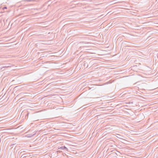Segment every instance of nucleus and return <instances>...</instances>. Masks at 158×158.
I'll list each match as a JSON object with an SVG mask.
<instances>
[{
  "mask_svg": "<svg viewBox=\"0 0 158 158\" xmlns=\"http://www.w3.org/2000/svg\"><path fill=\"white\" fill-rule=\"evenodd\" d=\"M36 133L35 132H34V134H28L26 135V136L27 137H29V138L31 137H32L34 135H35Z\"/></svg>",
  "mask_w": 158,
  "mask_h": 158,
  "instance_id": "1",
  "label": "nucleus"
},
{
  "mask_svg": "<svg viewBox=\"0 0 158 158\" xmlns=\"http://www.w3.org/2000/svg\"><path fill=\"white\" fill-rule=\"evenodd\" d=\"M30 94L27 93H23L20 94V95H23V96H29Z\"/></svg>",
  "mask_w": 158,
  "mask_h": 158,
  "instance_id": "2",
  "label": "nucleus"
},
{
  "mask_svg": "<svg viewBox=\"0 0 158 158\" xmlns=\"http://www.w3.org/2000/svg\"><path fill=\"white\" fill-rule=\"evenodd\" d=\"M60 148L61 149H62V150H64V149H65L66 151H68V149L66 147H65L64 146L61 147H60Z\"/></svg>",
  "mask_w": 158,
  "mask_h": 158,
  "instance_id": "3",
  "label": "nucleus"
},
{
  "mask_svg": "<svg viewBox=\"0 0 158 158\" xmlns=\"http://www.w3.org/2000/svg\"><path fill=\"white\" fill-rule=\"evenodd\" d=\"M11 80L12 81H14V80L13 79H12L11 78H10V81Z\"/></svg>",
  "mask_w": 158,
  "mask_h": 158,
  "instance_id": "4",
  "label": "nucleus"
},
{
  "mask_svg": "<svg viewBox=\"0 0 158 158\" xmlns=\"http://www.w3.org/2000/svg\"><path fill=\"white\" fill-rule=\"evenodd\" d=\"M23 98H23H23H20V99H23Z\"/></svg>",
  "mask_w": 158,
  "mask_h": 158,
  "instance_id": "5",
  "label": "nucleus"
},
{
  "mask_svg": "<svg viewBox=\"0 0 158 158\" xmlns=\"http://www.w3.org/2000/svg\"><path fill=\"white\" fill-rule=\"evenodd\" d=\"M85 64H86V63H84V64L85 65Z\"/></svg>",
  "mask_w": 158,
  "mask_h": 158,
  "instance_id": "6",
  "label": "nucleus"
},
{
  "mask_svg": "<svg viewBox=\"0 0 158 158\" xmlns=\"http://www.w3.org/2000/svg\"><path fill=\"white\" fill-rule=\"evenodd\" d=\"M122 139L123 140H124V141H125V140H124V139Z\"/></svg>",
  "mask_w": 158,
  "mask_h": 158,
  "instance_id": "7",
  "label": "nucleus"
},
{
  "mask_svg": "<svg viewBox=\"0 0 158 158\" xmlns=\"http://www.w3.org/2000/svg\"><path fill=\"white\" fill-rule=\"evenodd\" d=\"M14 71V69H12V70H11V71Z\"/></svg>",
  "mask_w": 158,
  "mask_h": 158,
  "instance_id": "8",
  "label": "nucleus"
},
{
  "mask_svg": "<svg viewBox=\"0 0 158 158\" xmlns=\"http://www.w3.org/2000/svg\"><path fill=\"white\" fill-rule=\"evenodd\" d=\"M11 40L10 39V40ZM12 43V42H11L10 41V43Z\"/></svg>",
  "mask_w": 158,
  "mask_h": 158,
  "instance_id": "9",
  "label": "nucleus"
},
{
  "mask_svg": "<svg viewBox=\"0 0 158 158\" xmlns=\"http://www.w3.org/2000/svg\"><path fill=\"white\" fill-rule=\"evenodd\" d=\"M11 74L10 73V76H11ZM12 76V75H11V76Z\"/></svg>",
  "mask_w": 158,
  "mask_h": 158,
  "instance_id": "10",
  "label": "nucleus"
},
{
  "mask_svg": "<svg viewBox=\"0 0 158 158\" xmlns=\"http://www.w3.org/2000/svg\"><path fill=\"white\" fill-rule=\"evenodd\" d=\"M13 138H12V139H13ZM10 139H11V138H10Z\"/></svg>",
  "mask_w": 158,
  "mask_h": 158,
  "instance_id": "11",
  "label": "nucleus"
},
{
  "mask_svg": "<svg viewBox=\"0 0 158 158\" xmlns=\"http://www.w3.org/2000/svg\"><path fill=\"white\" fill-rule=\"evenodd\" d=\"M13 145V144H11V145H10V146L11 145Z\"/></svg>",
  "mask_w": 158,
  "mask_h": 158,
  "instance_id": "12",
  "label": "nucleus"
}]
</instances>
